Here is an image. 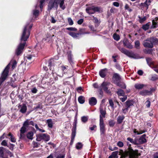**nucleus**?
<instances>
[{
    "label": "nucleus",
    "mask_w": 158,
    "mask_h": 158,
    "mask_svg": "<svg viewBox=\"0 0 158 158\" xmlns=\"http://www.w3.org/2000/svg\"><path fill=\"white\" fill-rule=\"evenodd\" d=\"M32 26V24L29 26V23H27L25 26L20 39L21 42L23 41L24 42L23 43H20L18 46L16 50V54L17 55H19L22 53L26 44V41L29 37L31 30Z\"/></svg>",
    "instance_id": "f257e3e1"
},
{
    "label": "nucleus",
    "mask_w": 158,
    "mask_h": 158,
    "mask_svg": "<svg viewBox=\"0 0 158 158\" xmlns=\"http://www.w3.org/2000/svg\"><path fill=\"white\" fill-rule=\"evenodd\" d=\"M100 113L99 119V127L101 135H104L106 131L105 125L103 118L105 117L106 114L105 110H104L102 107L99 108Z\"/></svg>",
    "instance_id": "f03ea898"
},
{
    "label": "nucleus",
    "mask_w": 158,
    "mask_h": 158,
    "mask_svg": "<svg viewBox=\"0 0 158 158\" xmlns=\"http://www.w3.org/2000/svg\"><path fill=\"white\" fill-rule=\"evenodd\" d=\"M158 43V39L155 37L152 36L148 38L145 40L143 44L145 48H152L153 47V44Z\"/></svg>",
    "instance_id": "7ed1b4c3"
},
{
    "label": "nucleus",
    "mask_w": 158,
    "mask_h": 158,
    "mask_svg": "<svg viewBox=\"0 0 158 158\" xmlns=\"http://www.w3.org/2000/svg\"><path fill=\"white\" fill-rule=\"evenodd\" d=\"M119 50L122 53H124L128 57L134 59H139L140 58L139 56L135 54L132 52H130L126 49L121 48L120 47H118Z\"/></svg>",
    "instance_id": "20e7f679"
},
{
    "label": "nucleus",
    "mask_w": 158,
    "mask_h": 158,
    "mask_svg": "<svg viewBox=\"0 0 158 158\" xmlns=\"http://www.w3.org/2000/svg\"><path fill=\"white\" fill-rule=\"evenodd\" d=\"M10 64L9 63L6 67L2 73L1 76L0 78V86L2 82L6 79L9 73V69L10 68Z\"/></svg>",
    "instance_id": "39448f33"
},
{
    "label": "nucleus",
    "mask_w": 158,
    "mask_h": 158,
    "mask_svg": "<svg viewBox=\"0 0 158 158\" xmlns=\"http://www.w3.org/2000/svg\"><path fill=\"white\" fill-rule=\"evenodd\" d=\"M100 9L101 8L100 7L93 6L87 7L85 10L87 13L90 15L94 14L96 12H100Z\"/></svg>",
    "instance_id": "423d86ee"
},
{
    "label": "nucleus",
    "mask_w": 158,
    "mask_h": 158,
    "mask_svg": "<svg viewBox=\"0 0 158 158\" xmlns=\"http://www.w3.org/2000/svg\"><path fill=\"white\" fill-rule=\"evenodd\" d=\"M34 126V124L32 121H29V119H27L23 123L22 127L21 128V133H25L26 131V129L29 127V125Z\"/></svg>",
    "instance_id": "0eeeda50"
},
{
    "label": "nucleus",
    "mask_w": 158,
    "mask_h": 158,
    "mask_svg": "<svg viewBox=\"0 0 158 158\" xmlns=\"http://www.w3.org/2000/svg\"><path fill=\"white\" fill-rule=\"evenodd\" d=\"M50 139V136L47 134L42 133L37 135L36 140L38 141H40L44 139L47 142Z\"/></svg>",
    "instance_id": "6e6552de"
},
{
    "label": "nucleus",
    "mask_w": 158,
    "mask_h": 158,
    "mask_svg": "<svg viewBox=\"0 0 158 158\" xmlns=\"http://www.w3.org/2000/svg\"><path fill=\"white\" fill-rule=\"evenodd\" d=\"M77 120L75 119L73 123V127L72 129V134L71 136V141L73 142L74 139L76 134V130L77 127Z\"/></svg>",
    "instance_id": "1a4fd4ad"
},
{
    "label": "nucleus",
    "mask_w": 158,
    "mask_h": 158,
    "mask_svg": "<svg viewBox=\"0 0 158 158\" xmlns=\"http://www.w3.org/2000/svg\"><path fill=\"white\" fill-rule=\"evenodd\" d=\"M58 6L57 5L55 0H50L48 4V10L50 11L52 8H57Z\"/></svg>",
    "instance_id": "9d476101"
},
{
    "label": "nucleus",
    "mask_w": 158,
    "mask_h": 158,
    "mask_svg": "<svg viewBox=\"0 0 158 158\" xmlns=\"http://www.w3.org/2000/svg\"><path fill=\"white\" fill-rule=\"evenodd\" d=\"M110 83L107 82H103L101 85L100 87V88L102 89L107 94H110V90L108 89V88L107 86L109 85Z\"/></svg>",
    "instance_id": "9b49d317"
},
{
    "label": "nucleus",
    "mask_w": 158,
    "mask_h": 158,
    "mask_svg": "<svg viewBox=\"0 0 158 158\" xmlns=\"http://www.w3.org/2000/svg\"><path fill=\"white\" fill-rule=\"evenodd\" d=\"M135 102L133 100H127L125 103L126 108L125 109H123V110L127 111L128 109L131 107L133 105Z\"/></svg>",
    "instance_id": "f8f14e48"
},
{
    "label": "nucleus",
    "mask_w": 158,
    "mask_h": 158,
    "mask_svg": "<svg viewBox=\"0 0 158 158\" xmlns=\"http://www.w3.org/2000/svg\"><path fill=\"white\" fill-rule=\"evenodd\" d=\"M57 5L61 9L64 10L66 8L65 5L64 4L65 0H55Z\"/></svg>",
    "instance_id": "ddd939ff"
},
{
    "label": "nucleus",
    "mask_w": 158,
    "mask_h": 158,
    "mask_svg": "<svg viewBox=\"0 0 158 158\" xmlns=\"http://www.w3.org/2000/svg\"><path fill=\"white\" fill-rule=\"evenodd\" d=\"M33 82L31 81L28 83L27 88H29V89H31V88H32L31 89V91L33 94H36L38 91L36 87H33Z\"/></svg>",
    "instance_id": "4468645a"
},
{
    "label": "nucleus",
    "mask_w": 158,
    "mask_h": 158,
    "mask_svg": "<svg viewBox=\"0 0 158 158\" xmlns=\"http://www.w3.org/2000/svg\"><path fill=\"white\" fill-rule=\"evenodd\" d=\"M112 79L114 81V83L115 84L117 82H118L119 81H120L121 78L118 74L115 73L113 75Z\"/></svg>",
    "instance_id": "2eb2a0df"
},
{
    "label": "nucleus",
    "mask_w": 158,
    "mask_h": 158,
    "mask_svg": "<svg viewBox=\"0 0 158 158\" xmlns=\"http://www.w3.org/2000/svg\"><path fill=\"white\" fill-rule=\"evenodd\" d=\"M107 71L108 69L106 68L100 70L99 72V74L100 76L102 78H105L106 75Z\"/></svg>",
    "instance_id": "dca6fc26"
},
{
    "label": "nucleus",
    "mask_w": 158,
    "mask_h": 158,
    "mask_svg": "<svg viewBox=\"0 0 158 158\" xmlns=\"http://www.w3.org/2000/svg\"><path fill=\"white\" fill-rule=\"evenodd\" d=\"M146 135L145 134L142 135L138 139V142L139 143L143 144L146 142L147 140L146 139Z\"/></svg>",
    "instance_id": "f3484780"
},
{
    "label": "nucleus",
    "mask_w": 158,
    "mask_h": 158,
    "mask_svg": "<svg viewBox=\"0 0 158 158\" xmlns=\"http://www.w3.org/2000/svg\"><path fill=\"white\" fill-rule=\"evenodd\" d=\"M89 102L90 106H94L96 104L97 100L95 97H92L89 98Z\"/></svg>",
    "instance_id": "a211bd4d"
},
{
    "label": "nucleus",
    "mask_w": 158,
    "mask_h": 158,
    "mask_svg": "<svg viewBox=\"0 0 158 158\" xmlns=\"http://www.w3.org/2000/svg\"><path fill=\"white\" fill-rule=\"evenodd\" d=\"M5 149L4 147H0V158H8L7 156H5L4 152Z\"/></svg>",
    "instance_id": "6ab92c4d"
},
{
    "label": "nucleus",
    "mask_w": 158,
    "mask_h": 158,
    "mask_svg": "<svg viewBox=\"0 0 158 158\" xmlns=\"http://www.w3.org/2000/svg\"><path fill=\"white\" fill-rule=\"evenodd\" d=\"M146 60L148 65L151 67L154 66V62L152 61V59L150 57L146 58Z\"/></svg>",
    "instance_id": "aec40b11"
},
{
    "label": "nucleus",
    "mask_w": 158,
    "mask_h": 158,
    "mask_svg": "<svg viewBox=\"0 0 158 158\" xmlns=\"http://www.w3.org/2000/svg\"><path fill=\"white\" fill-rule=\"evenodd\" d=\"M123 44L124 46L129 49H132L133 48L132 45L130 44L127 40H123Z\"/></svg>",
    "instance_id": "412c9836"
},
{
    "label": "nucleus",
    "mask_w": 158,
    "mask_h": 158,
    "mask_svg": "<svg viewBox=\"0 0 158 158\" xmlns=\"http://www.w3.org/2000/svg\"><path fill=\"white\" fill-rule=\"evenodd\" d=\"M140 95L142 96H146L151 94V91L147 90H143L139 92Z\"/></svg>",
    "instance_id": "4be33fe9"
},
{
    "label": "nucleus",
    "mask_w": 158,
    "mask_h": 158,
    "mask_svg": "<svg viewBox=\"0 0 158 158\" xmlns=\"http://www.w3.org/2000/svg\"><path fill=\"white\" fill-rule=\"evenodd\" d=\"M127 139L133 144L136 145L139 144V143L138 142L137 139H133L130 137H128L127 138Z\"/></svg>",
    "instance_id": "5701e85b"
},
{
    "label": "nucleus",
    "mask_w": 158,
    "mask_h": 158,
    "mask_svg": "<svg viewBox=\"0 0 158 158\" xmlns=\"http://www.w3.org/2000/svg\"><path fill=\"white\" fill-rule=\"evenodd\" d=\"M115 84L122 88L125 89L126 88V85L123 82H121L120 81H119L118 82H117Z\"/></svg>",
    "instance_id": "b1692460"
},
{
    "label": "nucleus",
    "mask_w": 158,
    "mask_h": 158,
    "mask_svg": "<svg viewBox=\"0 0 158 158\" xmlns=\"http://www.w3.org/2000/svg\"><path fill=\"white\" fill-rule=\"evenodd\" d=\"M124 118L125 117L123 115L119 116L117 118V123L119 124L121 123Z\"/></svg>",
    "instance_id": "393cba45"
},
{
    "label": "nucleus",
    "mask_w": 158,
    "mask_h": 158,
    "mask_svg": "<svg viewBox=\"0 0 158 158\" xmlns=\"http://www.w3.org/2000/svg\"><path fill=\"white\" fill-rule=\"evenodd\" d=\"M144 86L143 84L136 83L134 87L136 89H142Z\"/></svg>",
    "instance_id": "a878e982"
},
{
    "label": "nucleus",
    "mask_w": 158,
    "mask_h": 158,
    "mask_svg": "<svg viewBox=\"0 0 158 158\" xmlns=\"http://www.w3.org/2000/svg\"><path fill=\"white\" fill-rule=\"evenodd\" d=\"M27 110V107L26 105L25 104H23L21 109L19 111L23 114L25 113L26 112Z\"/></svg>",
    "instance_id": "bb28decb"
},
{
    "label": "nucleus",
    "mask_w": 158,
    "mask_h": 158,
    "mask_svg": "<svg viewBox=\"0 0 158 158\" xmlns=\"http://www.w3.org/2000/svg\"><path fill=\"white\" fill-rule=\"evenodd\" d=\"M116 93L118 96H124L125 94L124 91L121 89H118Z\"/></svg>",
    "instance_id": "cd10ccee"
},
{
    "label": "nucleus",
    "mask_w": 158,
    "mask_h": 158,
    "mask_svg": "<svg viewBox=\"0 0 158 158\" xmlns=\"http://www.w3.org/2000/svg\"><path fill=\"white\" fill-rule=\"evenodd\" d=\"M46 123H47L48 126L49 128H52L53 127V123L52 119H47Z\"/></svg>",
    "instance_id": "c85d7f7f"
},
{
    "label": "nucleus",
    "mask_w": 158,
    "mask_h": 158,
    "mask_svg": "<svg viewBox=\"0 0 158 158\" xmlns=\"http://www.w3.org/2000/svg\"><path fill=\"white\" fill-rule=\"evenodd\" d=\"M78 100L79 103L82 104L85 102V98L83 96H81L78 98Z\"/></svg>",
    "instance_id": "c756f323"
},
{
    "label": "nucleus",
    "mask_w": 158,
    "mask_h": 158,
    "mask_svg": "<svg viewBox=\"0 0 158 158\" xmlns=\"http://www.w3.org/2000/svg\"><path fill=\"white\" fill-rule=\"evenodd\" d=\"M34 133L32 131H29L28 132L27 134V137L29 139H32L33 138V136Z\"/></svg>",
    "instance_id": "7c9ffc66"
},
{
    "label": "nucleus",
    "mask_w": 158,
    "mask_h": 158,
    "mask_svg": "<svg viewBox=\"0 0 158 158\" xmlns=\"http://www.w3.org/2000/svg\"><path fill=\"white\" fill-rule=\"evenodd\" d=\"M150 23V22H149L146 24L143 25L142 27V28L144 31H146L148 30L149 28Z\"/></svg>",
    "instance_id": "2f4dec72"
},
{
    "label": "nucleus",
    "mask_w": 158,
    "mask_h": 158,
    "mask_svg": "<svg viewBox=\"0 0 158 158\" xmlns=\"http://www.w3.org/2000/svg\"><path fill=\"white\" fill-rule=\"evenodd\" d=\"M69 34L74 38H77L79 35L78 33H75L72 32H69Z\"/></svg>",
    "instance_id": "473e14b6"
},
{
    "label": "nucleus",
    "mask_w": 158,
    "mask_h": 158,
    "mask_svg": "<svg viewBox=\"0 0 158 158\" xmlns=\"http://www.w3.org/2000/svg\"><path fill=\"white\" fill-rule=\"evenodd\" d=\"M152 25L151 28H156L158 27L157 22H156L154 20H152Z\"/></svg>",
    "instance_id": "72a5a7b5"
},
{
    "label": "nucleus",
    "mask_w": 158,
    "mask_h": 158,
    "mask_svg": "<svg viewBox=\"0 0 158 158\" xmlns=\"http://www.w3.org/2000/svg\"><path fill=\"white\" fill-rule=\"evenodd\" d=\"M138 17L139 19V22L141 23L144 22L147 19L146 16H144L143 18H142L139 16Z\"/></svg>",
    "instance_id": "f704fd0d"
},
{
    "label": "nucleus",
    "mask_w": 158,
    "mask_h": 158,
    "mask_svg": "<svg viewBox=\"0 0 158 158\" xmlns=\"http://www.w3.org/2000/svg\"><path fill=\"white\" fill-rule=\"evenodd\" d=\"M115 123V121L113 120H110L108 121L109 126L111 127H113Z\"/></svg>",
    "instance_id": "c9c22d12"
},
{
    "label": "nucleus",
    "mask_w": 158,
    "mask_h": 158,
    "mask_svg": "<svg viewBox=\"0 0 158 158\" xmlns=\"http://www.w3.org/2000/svg\"><path fill=\"white\" fill-rule=\"evenodd\" d=\"M140 42L139 40H136L135 42V47L137 49H139Z\"/></svg>",
    "instance_id": "e433bc0d"
},
{
    "label": "nucleus",
    "mask_w": 158,
    "mask_h": 158,
    "mask_svg": "<svg viewBox=\"0 0 158 158\" xmlns=\"http://www.w3.org/2000/svg\"><path fill=\"white\" fill-rule=\"evenodd\" d=\"M53 61V59L51 58L48 61V66L50 67V69L51 70H52V65H53V64H52V62Z\"/></svg>",
    "instance_id": "4c0bfd02"
},
{
    "label": "nucleus",
    "mask_w": 158,
    "mask_h": 158,
    "mask_svg": "<svg viewBox=\"0 0 158 158\" xmlns=\"http://www.w3.org/2000/svg\"><path fill=\"white\" fill-rule=\"evenodd\" d=\"M68 59L69 62L70 63H73V60L72 59V55L71 53H69L68 55Z\"/></svg>",
    "instance_id": "58836bf2"
},
{
    "label": "nucleus",
    "mask_w": 158,
    "mask_h": 158,
    "mask_svg": "<svg viewBox=\"0 0 158 158\" xmlns=\"http://www.w3.org/2000/svg\"><path fill=\"white\" fill-rule=\"evenodd\" d=\"M88 117L87 116H83L81 117V120L83 123H86L88 121Z\"/></svg>",
    "instance_id": "ea45409f"
},
{
    "label": "nucleus",
    "mask_w": 158,
    "mask_h": 158,
    "mask_svg": "<svg viewBox=\"0 0 158 158\" xmlns=\"http://www.w3.org/2000/svg\"><path fill=\"white\" fill-rule=\"evenodd\" d=\"M118 153V151L113 152L112 153L111 155L109 156V158H111L112 156L117 158V155Z\"/></svg>",
    "instance_id": "a19ab883"
},
{
    "label": "nucleus",
    "mask_w": 158,
    "mask_h": 158,
    "mask_svg": "<svg viewBox=\"0 0 158 158\" xmlns=\"http://www.w3.org/2000/svg\"><path fill=\"white\" fill-rule=\"evenodd\" d=\"M83 146V144L80 142L78 143L76 145V148L77 149H81Z\"/></svg>",
    "instance_id": "79ce46f5"
},
{
    "label": "nucleus",
    "mask_w": 158,
    "mask_h": 158,
    "mask_svg": "<svg viewBox=\"0 0 158 158\" xmlns=\"http://www.w3.org/2000/svg\"><path fill=\"white\" fill-rule=\"evenodd\" d=\"M85 33H86L85 32V29L81 28L79 29V33H78L79 35Z\"/></svg>",
    "instance_id": "37998d69"
},
{
    "label": "nucleus",
    "mask_w": 158,
    "mask_h": 158,
    "mask_svg": "<svg viewBox=\"0 0 158 158\" xmlns=\"http://www.w3.org/2000/svg\"><path fill=\"white\" fill-rule=\"evenodd\" d=\"M114 39L116 41L120 39V36L118 35L116 33L114 34L113 35Z\"/></svg>",
    "instance_id": "c03bdc74"
},
{
    "label": "nucleus",
    "mask_w": 158,
    "mask_h": 158,
    "mask_svg": "<svg viewBox=\"0 0 158 158\" xmlns=\"http://www.w3.org/2000/svg\"><path fill=\"white\" fill-rule=\"evenodd\" d=\"M152 49H145L144 51L145 53L150 54H152Z\"/></svg>",
    "instance_id": "a18cd8bd"
},
{
    "label": "nucleus",
    "mask_w": 158,
    "mask_h": 158,
    "mask_svg": "<svg viewBox=\"0 0 158 158\" xmlns=\"http://www.w3.org/2000/svg\"><path fill=\"white\" fill-rule=\"evenodd\" d=\"M7 140H3L1 143L2 145L4 146H7Z\"/></svg>",
    "instance_id": "49530a36"
},
{
    "label": "nucleus",
    "mask_w": 158,
    "mask_h": 158,
    "mask_svg": "<svg viewBox=\"0 0 158 158\" xmlns=\"http://www.w3.org/2000/svg\"><path fill=\"white\" fill-rule=\"evenodd\" d=\"M158 79V76L156 75L152 76L150 80L154 81Z\"/></svg>",
    "instance_id": "de8ad7c7"
},
{
    "label": "nucleus",
    "mask_w": 158,
    "mask_h": 158,
    "mask_svg": "<svg viewBox=\"0 0 158 158\" xmlns=\"http://www.w3.org/2000/svg\"><path fill=\"white\" fill-rule=\"evenodd\" d=\"M66 29L67 30L69 31H77V29L75 27H68V28H67Z\"/></svg>",
    "instance_id": "09e8293b"
},
{
    "label": "nucleus",
    "mask_w": 158,
    "mask_h": 158,
    "mask_svg": "<svg viewBox=\"0 0 158 158\" xmlns=\"http://www.w3.org/2000/svg\"><path fill=\"white\" fill-rule=\"evenodd\" d=\"M11 151H13L15 145L12 143H10V144L7 146Z\"/></svg>",
    "instance_id": "8fccbe9b"
},
{
    "label": "nucleus",
    "mask_w": 158,
    "mask_h": 158,
    "mask_svg": "<svg viewBox=\"0 0 158 158\" xmlns=\"http://www.w3.org/2000/svg\"><path fill=\"white\" fill-rule=\"evenodd\" d=\"M103 95V92L102 90V89L100 88L99 90V97L100 98H102Z\"/></svg>",
    "instance_id": "3c124183"
},
{
    "label": "nucleus",
    "mask_w": 158,
    "mask_h": 158,
    "mask_svg": "<svg viewBox=\"0 0 158 158\" xmlns=\"http://www.w3.org/2000/svg\"><path fill=\"white\" fill-rule=\"evenodd\" d=\"M68 22L69 23V25H72L73 24V22L71 18H68Z\"/></svg>",
    "instance_id": "603ef678"
},
{
    "label": "nucleus",
    "mask_w": 158,
    "mask_h": 158,
    "mask_svg": "<svg viewBox=\"0 0 158 158\" xmlns=\"http://www.w3.org/2000/svg\"><path fill=\"white\" fill-rule=\"evenodd\" d=\"M117 145L119 147H122L123 146L124 144L122 142L119 141L117 143Z\"/></svg>",
    "instance_id": "864d4df0"
},
{
    "label": "nucleus",
    "mask_w": 158,
    "mask_h": 158,
    "mask_svg": "<svg viewBox=\"0 0 158 158\" xmlns=\"http://www.w3.org/2000/svg\"><path fill=\"white\" fill-rule=\"evenodd\" d=\"M39 14V11L38 10H35L33 11V14L35 16H38Z\"/></svg>",
    "instance_id": "5fc2aeb1"
},
{
    "label": "nucleus",
    "mask_w": 158,
    "mask_h": 158,
    "mask_svg": "<svg viewBox=\"0 0 158 158\" xmlns=\"http://www.w3.org/2000/svg\"><path fill=\"white\" fill-rule=\"evenodd\" d=\"M40 145V144L39 143L34 142L33 143V148H37Z\"/></svg>",
    "instance_id": "6e6d98bb"
},
{
    "label": "nucleus",
    "mask_w": 158,
    "mask_h": 158,
    "mask_svg": "<svg viewBox=\"0 0 158 158\" xmlns=\"http://www.w3.org/2000/svg\"><path fill=\"white\" fill-rule=\"evenodd\" d=\"M141 5L144 7H146V9H147L148 8V5L147 4V3H146V2H145L144 3H141Z\"/></svg>",
    "instance_id": "4d7b16f0"
},
{
    "label": "nucleus",
    "mask_w": 158,
    "mask_h": 158,
    "mask_svg": "<svg viewBox=\"0 0 158 158\" xmlns=\"http://www.w3.org/2000/svg\"><path fill=\"white\" fill-rule=\"evenodd\" d=\"M6 152L10 157H11L13 156V154L10 151L7 150L6 151Z\"/></svg>",
    "instance_id": "13d9d810"
},
{
    "label": "nucleus",
    "mask_w": 158,
    "mask_h": 158,
    "mask_svg": "<svg viewBox=\"0 0 158 158\" xmlns=\"http://www.w3.org/2000/svg\"><path fill=\"white\" fill-rule=\"evenodd\" d=\"M10 140L12 142H16V139H15L14 136L13 135L10 137Z\"/></svg>",
    "instance_id": "bf43d9fd"
},
{
    "label": "nucleus",
    "mask_w": 158,
    "mask_h": 158,
    "mask_svg": "<svg viewBox=\"0 0 158 158\" xmlns=\"http://www.w3.org/2000/svg\"><path fill=\"white\" fill-rule=\"evenodd\" d=\"M109 102L110 106L112 108L114 107V104L112 99H109Z\"/></svg>",
    "instance_id": "052dcab7"
},
{
    "label": "nucleus",
    "mask_w": 158,
    "mask_h": 158,
    "mask_svg": "<svg viewBox=\"0 0 158 158\" xmlns=\"http://www.w3.org/2000/svg\"><path fill=\"white\" fill-rule=\"evenodd\" d=\"M77 90L78 92L81 93V91H83V90L82 89V87L81 86L78 87L77 89Z\"/></svg>",
    "instance_id": "680f3d73"
},
{
    "label": "nucleus",
    "mask_w": 158,
    "mask_h": 158,
    "mask_svg": "<svg viewBox=\"0 0 158 158\" xmlns=\"http://www.w3.org/2000/svg\"><path fill=\"white\" fill-rule=\"evenodd\" d=\"M118 148L117 147H114L113 148H112L111 146L109 147V149L110 150H111L112 151L117 150Z\"/></svg>",
    "instance_id": "e2e57ef3"
},
{
    "label": "nucleus",
    "mask_w": 158,
    "mask_h": 158,
    "mask_svg": "<svg viewBox=\"0 0 158 158\" xmlns=\"http://www.w3.org/2000/svg\"><path fill=\"white\" fill-rule=\"evenodd\" d=\"M146 106L149 108L150 107L151 105V102L149 100H148L146 102Z\"/></svg>",
    "instance_id": "0e129e2a"
},
{
    "label": "nucleus",
    "mask_w": 158,
    "mask_h": 158,
    "mask_svg": "<svg viewBox=\"0 0 158 158\" xmlns=\"http://www.w3.org/2000/svg\"><path fill=\"white\" fill-rule=\"evenodd\" d=\"M83 21L84 19H80L77 21V23L78 24L81 25L83 23Z\"/></svg>",
    "instance_id": "69168bd1"
},
{
    "label": "nucleus",
    "mask_w": 158,
    "mask_h": 158,
    "mask_svg": "<svg viewBox=\"0 0 158 158\" xmlns=\"http://www.w3.org/2000/svg\"><path fill=\"white\" fill-rule=\"evenodd\" d=\"M65 155H64L60 154L58 155L56 158H64Z\"/></svg>",
    "instance_id": "338daca9"
},
{
    "label": "nucleus",
    "mask_w": 158,
    "mask_h": 158,
    "mask_svg": "<svg viewBox=\"0 0 158 158\" xmlns=\"http://www.w3.org/2000/svg\"><path fill=\"white\" fill-rule=\"evenodd\" d=\"M153 157V158H158V152L154 154Z\"/></svg>",
    "instance_id": "774afa93"
}]
</instances>
